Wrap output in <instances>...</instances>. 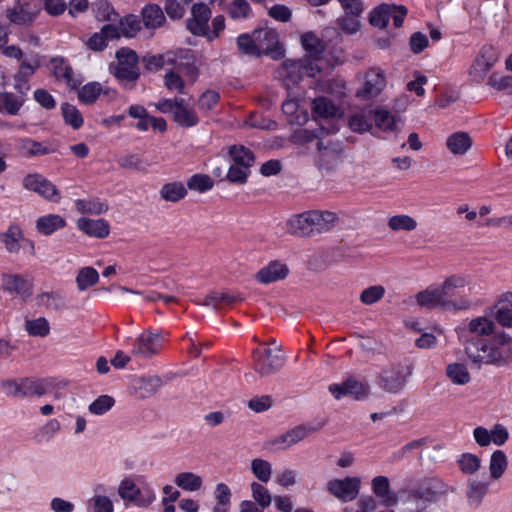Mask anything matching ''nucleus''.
I'll return each mask as SVG.
<instances>
[{"label":"nucleus","mask_w":512,"mask_h":512,"mask_svg":"<svg viewBox=\"0 0 512 512\" xmlns=\"http://www.w3.org/2000/svg\"><path fill=\"white\" fill-rule=\"evenodd\" d=\"M481 286L465 274H453L440 286H430L416 295L418 305L429 309L440 307L446 311L468 310L473 306L469 296L479 294Z\"/></svg>","instance_id":"1"},{"label":"nucleus","mask_w":512,"mask_h":512,"mask_svg":"<svg viewBox=\"0 0 512 512\" xmlns=\"http://www.w3.org/2000/svg\"><path fill=\"white\" fill-rule=\"evenodd\" d=\"M465 352L472 366L477 369H481L483 365L501 367L512 363L511 347H500L481 339L469 341Z\"/></svg>","instance_id":"2"},{"label":"nucleus","mask_w":512,"mask_h":512,"mask_svg":"<svg viewBox=\"0 0 512 512\" xmlns=\"http://www.w3.org/2000/svg\"><path fill=\"white\" fill-rule=\"evenodd\" d=\"M116 63L109 65L110 72L125 89H133L140 77L138 55L130 48H121L116 52Z\"/></svg>","instance_id":"3"},{"label":"nucleus","mask_w":512,"mask_h":512,"mask_svg":"<svg viewBox=\"0 0 512 512\" xmlns=\"http://www.w3.org/2000/svg\"><path fill=\"white\" fill-rule=\"evenodd\" d=\"M5 392L13 397H42L55 389L52 378H23L19 381L8 380L2 383Z\"/></svg>","instance_id":"4"},{"label":"nucleus","mask_w":512,"mask_h":512,"mask_svg":"<svg viewBox=\"0 0 512 512\" xmlns=\"http://www.w3.org/2000/svg\"><path fill=\"white\" fill-rule=\"evenodd\" d=\"M412 372L410 364L393 363L376 376V384L386 393L398 394L404 389Z\"/></svg>","instance_id":"5"},{"label":"nucleus","mask_w":512,"mask_h":512,"mask_svg":"<svg viewBox=\"0 0 512 512\" xmlns=\"http://www.w3.org/2000/svg\"><path fill=\"white\" fill-rule=\"evenodd\" d=\"M320 68L311 59L286 60L277 70L278 78L289 89L298 84L303 77H315Z\"/></svg>","instance_id":"6"},{"label":"nucleus","mask_w":512,"mask_h":512,"mask_svg":"<svg viewBox=\"0 0 512 512\" xmlns=\"http://www.w3.org/2000/svg\"><path fill=\"white\" fill-rule=\"evenodd\" d=\"M447 492L448 486L441 479L429 477L422 479L417 487L409 491L407 500L414 502L416 509L422 511L425 506L420 507L419 501L434 503Z\"/></svg>","instance_id":"7"},{"label":"nucleus","mask_w":512,"mask_h":512,"mask_svg":"<svg viewBox=\"0 0 512 512\" xmlns=\"http://www.w3.org/2000/svg\"><path fill=\"white\" fill-rule=\"evenodd\" d=\"M42 0H18L12 8L6 10V17L12 24L30 26L37 19L42 10Z\"/></svg>","instance_id":"8"},{"label":"nucleus","mask_w":512,"mask_h":512,"mask_svg":"<svg viewBox=\"0 0 512 512\" xmlns=\"http://www.w3.org/2000/svg\"><path fill=\"white\" fill-rule=\"evenodd\" d=\"M254 370L261 376L267 377L278 372L284 365V357L281 354V348L264 349L253 351Z\"/></svg>","instance_id":"9"},{"label":"nucleus","mask_w":512,"mask_h":512,"mask_svg":"<svg viewBox=\"0 0 512 512\" xmlns=\"http://www.w3.org/2000/svg\"><path fill=\"white\" fill-rule=\"evenodd\" d=\"M161 340L162 337L159 333L144 330L133 341L131 353L140 358L150 359L160 352Z\"/></svg>","instance_id":"10"},{"label":"nucleus","mask_w":512,"mask_h":512,"mask_svg":"<svg viewBox=\"0 0 512 512\" xmlns=\"http://www.w3.org/2000/svg\"><path fill=\"white\" fill-rule=\"evenodd\" d=\"M498 59L499 55L496 49L492 46L482 47L479 55L475 58L469 70V75L472 81L475 83H481Z\"/></svg>","instance_id":"11"},{"label":"nucleus","mask_w":512,"mask_h":512,"mask_svg":"<svg viewBox=\"0 0 512 512\" xmlns=\"http://www.w3.org/2000/svg\"><path fill=\"white\" fill-rule=\"evenodd\" d=\"M118 493L125 502L134 503L139 507H148L155 499L153 491L147 489L142 492L131 479L121 481Z\"/></svg>","instance_id":"12"},{"label":"nucleus","mask_w":512,"mask_h":512,"mask_svg":"<svg viewBox=\"0 0 512 512\" xmlns=\"http://www.w3.org/2000/svg\"><path fill=\"white\" fill-rule=\"evenodd\" d=\"M318 429L319 428L310 425L296 426L279 435L278 437L268 441L266 443V447H276L279 450H285L307 438L310 434L316 432Z\"/></svg>","instance_id":"13"},{"label":"nucleus","mask_w":512,"mask_h":512,"mask_svg":"<svg viewBox=\"0 0 512 512\" xmlns=\"http://www.w3.org/2000/svg\"><path fill=\"white\" fill-rule=\"evenodd\" d=\"M486 312L503 328H512V292L502 293Z\"/></svg>","instance_id":"14"},{"label":"nucleus","mask_w":512,"mask_h":512,"mask_svg":"<svg viewBox=\"0 0 512 512\" xmlns=\"http://www.w3.org/2000/svg\"><path fill=\"white\" fill-rule=\"evenodd\" d=\"M25 189L33 191L46 200L58 202L60 193L56 186L44 176L34 173L27 175L23 180Z\"/></svg>","instance_id":"15"},{"label":"nucleus","mask_w":512,"mask_h":512,"mask_svg":"<svg viewBox=\"0 0 512 512\" xmlns=\"http://www.w3.org/2000/svg\"><path fill=\"white\" fill-rule=\"evenodd\" d=\"M318 166L321 169H325L328 172L334 171L341 163L343 159V147L340 143L318 142Z\"/></svg>","instance_id":"16"},{"label":"nucleus","mask_w":512,"mask_h":512,"mask_svg":"<svg viewBox=\"0 0 512 512\" xmlns=\"http://www.w3.org/2000/svg\"><path fill=\"white\" fill-rule=\"evenodd\" d=\"M259 54L271 55L274 58L281 57L283 49L279 43L278 33L271 28L257 29L253 32Z\"/></svg>","instance_id":"17"},{"label":"nucleus","mask_w":512,"mask_h":512,"mask_svg":"<svg viewBox=\"0 0 512 512\" xmlns=\"http://www.w3.org/2000/svg\"><path fill=\"white\" fill-rule=\"evenodd\" d=\"M360 479L357 477H346L334 479L328 482L327 489L336 498L346 502L354 500L360 490Z\"/></svg>","instance_id":"18"},{"label":"nucleus","mask_w":512,"mask_h":512,"mask_svg":"<svg viewBox=\"0 0 512 512\" xmlns=\"http://www.w3.org/2000/svg\"><path fill=\"white\" fill-rule=\"evenodd\" d=\"M386 85L385 76L380 69H370L364 76L363 87L356 92V96L363 100L377 97Z\"/></svg>","instance_id":"19"},{"label":"nucleus","mask_w":512,"mask_h":512,"mask_svg":"<svg viewBox=\"0 0 512 512\" xmlns=\"http://www.w3.org/2000/svg\"><path fill=\"white\" fill-rule=\"evenodd\" d=\"M328 389L336 399H340L341 397L348 395L356 400L366 398L370 390L368 384H364L352 378H349L340 384H331Z\"/></svg>","instance_id":"20"},{"label":"nucleus","mask_w":512,"mask_h":512,"mask_svg":"<svg viewBox=\"0 0 512 512\" xmlns=\"http://www.w3.org/2000/svg\"><path fill=\"white\" fill-rule=\"evenodd\" d=\"M211 17L210 8L203 3L192 7V18L187 21L188 30L197 36L208 35V21Z\"/></svg>","instance_id":"21"},{"label":"nucleus","mask_w":512,"mask_h":512,"mask_svg":"<svg viewBox=\"0 0 512 512\" xmlns=\"http://www.w3.org/2000/svg\"><path fill=\"white\" fill-rule=\"evenodd\" d=\"M163 386V380L158 375L141 376L133 381L132 391L136 398L153 397Z\"/></svg>","instance_id":"22"},{"label":"nucleus","mask_w":512,"mask_h":512,"mask_svg":"<svg viewBox=\"0 0 512 512\" xmlns=\"http://www.w3.org/2000/svg\"><path fill=\"white\" fill-rule=\"evenodd\" d=\"M289 274V268L286 264L273 260L262 267L255 275L254 279L261 284H270L284 280Z\"/></svg>","instance_id":"23"},{"label":"nucleus","mask_w":512,"mask_h":512,"mask_svg":"<svg viewBox=\"0 0 512 512\" xmlns=\"http://www.w3.org/2000/svg\"><path fill=\"white\" fill-rule=\"evenodd\" d=\"M49 67L51 73L58 81H64L71 89L78 88L82 80L75 76L72 67L63 58H53Z\"/></svg>","instance_id":"24"},{"label":"nucleus","mask_w":512,"mask_h":512,"mask_svg":"<svg viewBox=\"0 0 512 512\" xmlns=\"http://www.w3.org/2000/svg\"><path fill=\"white\" fill-rule=\"evenodd\" d=\"M313 211L303 212L291 217L288 222V231L296 236L305 237L314 235Z\"/></svg>","instance_id":"25"},{"label":"nucleus","mask_w":512,"mask_h":512,"mask_svg":"<svg viewBox=\"0 0 512 512\" xmlns=\"http://www.w3.org/2000/svg\"><path fill=\"white\" fill-rule=\"evenodd\" d=\"M243 300L244 298L238 293H231L228 290H214L206 295L203 301H196V304L220 309L224 305H233Z\"/></svg>","instance_id":"26"},{"label":"nucleus","mask_w":512,"mask_h":512,"mask_svg":"<svg viewBox=\"0 0 512 512\" xmlns=\"http://www.w3.org/2000/svg\"><path fill=\"white\" fill-rule=\"evenodd\" d=\"M77 227L90 237L106 238L110 233V225L105 219L80 218Z\"/></svg>","instance_id":"27"},{"label":"nucleus","mask_w":512,"mask_h":512,"mask_svg":"<svg viewBox=\"0 0 512 512\" xmlns=\"http://www.w3.org/2000/svg\"><path fill=\"white\" fill-rule=\"evenodd\" d=\"M373 492L382 499L385 506H394L398 502V497L390 491L389 479L386 476H376L372 480Z\"/></svg>","instance_id":"28"},{"label":"nucleus","mask_w":512,"mask_h":512,"mask_svg":"<svg viewBox=\"0 0 512 512\" xmlns=\"http://www.w3.org/2000/svg\"><path fill=\"white\" fill-rule=\"evenodd\" d=\"M173 120L184 128H191L199 123L196 111L193 108L187 107L183 98L179 99V103L174 111Z\"/></svg>","instance_id":"29"},{"label":"nucleus","mask_w":512,"mask_h":512,"mask_svg":"<svg viewBox=\"0 0 512 512\" xmlns=\"http://www.w3.org/2000/svg\"><path fill=\"white\" fill-rule=\"evenodd\" d=\"M65 226V219L58 214L44 215L39 217L36 221L37 231L45 236H49L54 232L63 229Z\"/></svg>","instance_id":"30"},{"label":"nucleus","mask_w":512,"mask_h":512,"mask_svg":"<svg viewBox=\"0 0 512 512\" xmlns=\"http://www.w3.org/2000/svg\"><path fill=\"white\" fill-rule=\"evenodd\" d=\"M229 155L231 156L232 164L245 167L248 170L254 165L255 157L253 152L242 145L231 146L229 148Z\"/></svg>","instance_id":"31"},{"label":"nucleus","mask_w":512,"mask_h":512,"mask_svg":"<svg viewBox=\"0 0 512 512\" xmlns=\"http://www.w3.org/2000/svg\"><path fill=\"white\" fill-rule=\"evenodd\" d=\"M446 145L451 153L463 155L471 147L472 140L467 133L456 132L447 138Z\"/></svg>","instance_id":"32"},{"label":"nucleus","mask_w":512,"mask_h":512,"mask_svg":"<svg viewBox=\"0 0 512 512\" xmlns=\"http://www.w3.org/2000/svg\"><path fill=\"white\" fill-rule=\"evenodd\" d=\"M23 238V232L18 225H10L7 231L0 233V242L10 253H17L20 249L19 241Z\"/></svg>","instance_id":"33"},{"label":"nucleus","mask_w":512,"mask_h":512,"mask_svg":"<svg viewBox=\"0 0 512 512\" xmlns=\"http://www.w3.org/2000/svg\"><path fill=\"white\" fill-rule=\"evenodd\" d=\"M142 18L145 27L149 29L162 26L166 20L162 9L156 4L146 5L142 10Z\"/></svg>","instance_id":"34"},{"label":"nucleus","mask_w":512,"mask_h":512,"mask_svg":"<svg viewBox=\"0 0 512 512\" xmlns=\"http://www.w3.org/2000/svg\"><path fill=\"white\" fill-rule=\"evenodd\" d=\"M494 321L487 316L473 318L468 324V330L476 336H490L495 332L496 324Z\"/></svg>","instance_id":"35"},{"label":"nucleus","mask_w":512,"mask_h":512,"mask_svg":"<svg viewBox=\"0 0 512 512\" xmlns=\"http://www.w3.org/2000/svg\"><path fill=\"white\" fill-rule=\"evenodd\" d=\"M25 102V98L11 92L0 93V112L9 115H17Z\"/></svg>","instance_id":"36"},{"label":"nucleus","mask_w":512,"mask_h":512,"mask_svg":"<svg viewBox=\"0 0 512 512\" xmlns=\"http://www.w3.org/2000/svg\"><path fill=\"white\" fill-rule=\"evenodd\" d=\"M313 219H314V233L320 234L323 232H327L331 230L337 220L338 217L335 213L329 211H313Z\"/></svg>","instance_id":"37"},{"label":"nucleus","mask_w":512,"mask_h":512,"mask_svg":"<svg viewBox=\"0 0 512 512\" xmlns=\"http://www.w3.org/2000/svg\"><path fill=\"white\" fill-rule=\"evenodd\" d=\"M99 278V273L95 268L91 266L82 267L78 270L75 279L77 289L80 292H83L88 288L95 286L99 282Z\"/></svg>","instance_id":"38"},{"label":"nucleus","mask_w":512,"mask_h":512,"mask_svg":"<svg viewBox=\"0 0 512 512\" xmlns=\"http://www.w3.org/2000/svg\"><path fill=\"white\" fill-rule=\"evenodd\" d=\"M18 149L29 157L43 156L54 152V149L44 145V143L37 142L30 138L21 139L18 144Z\"/></svg>","instance_id":"39"},{"label":"nucleus","mask_w":512,"mask_h":512,"mask_svg":"<svg viewBox=\"0 0 512 512\" xmlns=\"http://www.w3.org/2000/svg\"><path fill=\"white\" fill-rule=\"evenodd\" d=\"M301 43L305 51L313 59H318L325 50V43L313 32H306L301 36Z\"/></svg>","instance_id":"40"},{"label":"nucleus","mask_w":512,"mask_h":512,"mask_svg":"<svg viewBox=\"0 0 512 512\" xmlns=\"http://www.w3.org/2000/svg\"><path fill=\"white\" fill-rule=\"evenodd\" d=\"M159 193L167 202H178L187 195V190L181 182H170L164 184Z\"/></svg>","instance_id":"41"},{"label":"nucleus","mask_w":512,"mask_h":512,"mask_svg":"<svg viewBox=\"0 0 512 512\" xmlns=\"http://www.w3.org/2000/svg\"><path fill=\"white\" fill-rule=\"evenodd\" d=\"M375 125L384 132H394L397 130L398 120L385 109H375L371 111Z\"/></svg>","instance_id":"42"},{"label":"nucleus","mask_w":512,"mask_h":512,"mask_svg":"<svg viewBox=\"0 0 512 512\" xmlns=\"http://www.w3.org/2000/svg\"><path fill=\"white\" fill-rule=\"evenodd\" d=\"M3 289L11 293L24 294L29 290L27 280L17 274H6L2 278Z\"/></svg>","instance_id":"43"},{"label":"nucleus","mask_w":512,"mask_h":512,"mask_svg":"<svg viewBox=\"0 0 512 512\" xmlns=\"http://www.w3.org/2000/svg\"><path fill=\"white\" fill-rule=\"evenodd\" d=\"M174 482L183 490L191 492L199 490L203 484L202 478L192 472H182L177 474Z\"/></svg>","instance_id":"44"},{"label":"nucleus","mask_w":512,"mask_h":512,"mask_svg":"<svg viewBox=\"0 0 512 512\" xmlns=\"http://www.w3.org/2000/svg\"><path fill=\"white\" fill-rule=\"evenodd\" d=\"M75 205L77 210L83 214L99 215L108 210V205L97 198L79 199Z\"/></svg>","instance_id":"45"},{"label":"nucleus","mask_w":512,"mask_h":512,"mask_svg":"<svg viewBox=\"0 0 512 512\" xmlns=\"http://www.w3.org/2000/svg\"><path fill=\"white\" fill-rule=\"evenodd\" d=\"M388 227L392 231H406L410 232L417 228V221L406 214L394 215L388 219Z\"/></svg>","instance_id":"46"},{"label":"nucleus","mask_w":512,"mask_h":512,"mask_svg":"<svg viewBox=\"0 0 512 512\" xmlns=\"http://www.w3.org/2000/svg\"><path fill=\"white\" fill-rule=\"evenodd\" d=\"M38 304L54 311H61L65 308L64 298L55 292H44L37 296Z\"/></svg>","instance_id":"47"},{"label":"nucleus","mask_w":512,"mask_h":512,"mask_svg":"<svg viewBox=\"0 0 512 512\" xmlns=\"http://www.w3.org/2000/svg\"><path fill=\"white\" fill-rule=\"evenodd\" d=\"M393 7L388 4H382L373 10L370 16V23L374 27L385 28L391 19Z\"/></svg>","instance_id":"48"},{"label":"nucleus","mask_w":512,"mask_h":512,"mask_svg":"<svg viewBox=\"0 0 512 512\" xmlns=\"http://www.w3.org/2000/svg\"><path fill=\"white\" fill-rule=\"evenodd\" d=\"M447 376L457 385H465L470 382V374L467 368L460 363H452L447 366Z\"/></svg>","instance_id":"49"},{"label":"nucleus","mask_w":512,"mask_h":512,"mask_svg":"<svg viewBox=\"0 0 512 512\" xmlns=\"http://www.w3.org/2000/svg\"><path fill=\"white\" fill-rule=\"evenodd\" d=\"M251 471L260 482L267 483L271 479L272 465L267 460L255 458L251 461Z\"/></svg>","instance_id":"50"},{"label":"nucleus","mask_w":512,"mask_h":512,"mask_svg":"<svg viewBox=\"0 0 512 512\" xmlns=\"http://www.w3.org/2000/svg\"><path fill=\"white\" fill-rule=\"evenodd\" d=\"M507 465V457L503 451L496 450L493 452L489 465L491 477L494 479H499L505 472Z\"/></svg>","instance_id":"51"},{"label":"nucleus","mask_w":512,"mask_h":512,"mask_svg":"<svg viewBox=\"0 0 512 512\" xmlns=\"http://www.w3.org/2000/svg\"><path fill=\"white\" fill-rule=\"evenodd\" d=\"M487 492V485L480 481L472 480L468 484L467 498L469 504L478 507Z\"/></svg>","instance_id":"52"},{"label":"nucleus","mask_w":512,"mask_h":512,"mask_svg":"<svg viewBox=\"0 0 512 512\" xmlns=\"http://www.w3.org/2000/svg\"><path fill=\"white\" fill-rule=\"evenodd\" d=\"M117 163L123 169H131L138 172H146L147 162L137 154H127L118 158Z\"/></svg>","instance_id":"53"},{"label":"nucleus","mask_w":512,"mask_h":512,"mask_svg":"<svg viewBox=\"0 0 512 512\" xmlns=\"http://www.w3.org/2000/svg\"><path fill=\"white\" fill-rule=\"evenodd\" d=\"M313 111L321 117L329 118L334 117L337 115V107L334 105V103L326 98V97H319L316 98L313 101Z\"/></svg>","instance_id":"54"},{"label":"nucleus","mask_w":512,"mask_h":512,"mask_svg":"<svg viewBox=\"0 0 512 512\" xmlns=\"http://www.w3.org/2000/svg\"><path fill=\"white\" fill-rule=\"evenodd\" d=\"M102 92V86L98 82H91L84 85L78 91V98L82 103H94Z\"/></svg>","instance_id":"55"},{"label":"nucleus","mask_w":512,"mask_h":512,"mask_svg":"<svg viewBox=\"0 0 512 512\" xmlns=\"http://www.w3.org/2000/svg\"><path fill=\"white\" fill-rule=\"evenodd\" d=\"M25 329L31 336L45 337L50 332L49 322L44 317H39L25 322Z\"/></svg>","instance_id":"56"},{"label":"nucleus","mask_w":512,"mask_h":512,"mask_svg":"<svg viewBox=\"0 0 512 512\" xmlns=\"http://www.w3.org/2000/svg\"><path fill=\"white\" fill-rule=\"evenodd\" d=\"M92 11L99 21H112L117 17L114 8L106 0L94 2Z\"/></svg>","instance_id":"57"},{"label":"nucleus","mask_w":512,"mask_h":512,"mask_svg":"<svg viewBox=\"0 0 512 512\" xmlns=\"http://www.w3.org/2000/svg\"><path fill=\"white\" fill-rule=\"evenodd\" d=\"M214 185L213 179L206 174H195L187 181V187L190 190L197 191L200 193L206 192L212 189Z\"/></svg>","instance_id":"58"},{"label":"nucleus","mask_w":512,"mask_h":512,"mask_svg":"<svg viewBox=\"0 0 512 512\" xmlns=\"http://www.w3.org/2000/svg\"><path fill=\"white\" fill-rule=\"evenodd\" d=\"M61 110L66 124L71 125L74 129H79L82 126L83 117L74 105L64 103Z\"/></svg>","instance_id":"59"},{"label":"nucleus","mask_w":512,"mask_h":512,"mask_svg":"<svg viewBox=\"0 0 512 512\" xmlns=\"http://www.w3.org/2000/svg\"><path fill=\"white\" fill-rule=\"evenodd\" d=\"M122 36L132 38L141 30V22L135 15H127L120 21Z\"/></svg>","instance_id":"60"},{"label":"nucleus","mask_w":512,"mask_h":512,"mask_svg":"<svg viewBox=\"0 0 512 512\" xmlns=\"http://www.w3.org/2000/svg\"><path fill=\"white\" fill-rule=\"evenodd\" d=\"M228 14L233 19H246L251 16L252 10L246 0H232L229 4Z\"/></svg>","instance_id":"61"},{"label":"nucleus","mask_w":512,"mask_h":512,"mask_svg":"<svg viewBox=\"0 0 512 512\" xmlns=\"http://www.w3.org/2000/svg\"><path fill=\"white\" fill-rule=\"evenodd\" d=\"M250 486L254 501L261 508L270 506L272 502V496L268 489L258 482H252Z\"/></svg>","instance_id":"62"},{"label":"nucleus","mask_w":512,"mask_h":512,"mask_svg":"<svg viewBox=\"0 0 512 512\" xmlns=\"http://www.w3.org/2000/svg\"><path fill=\"white\" fill-rule=\"evenodd\" d=\"M384 294L385 288L382 285H373L361 292L360 301L365 305H373L380 301Z\"/></svg>","instance_id":"63"},{"label":"nucleus","mask_w":512,"mask_h":512,"mask_svg":"<svg viewBox=\"0 0 512 512\" xmlns=\"http://www.w3.org/2000/svg\"><path fill=\"white\" fill-rule=\"evenodd\" d=\"M488 85L498 91L512 93V76H501L497 73L490 75Z\"/></svg>","instance_id":"64"}]
</instances>
